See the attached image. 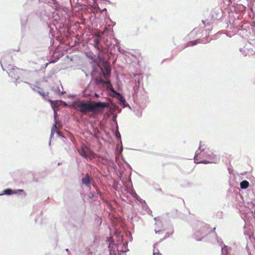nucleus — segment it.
<instances>
[{
  "instance_id": "f257e3e1",
  "label": "nucleus",
  "mask_w": 255,
  "mask_h": 255,
  "mask_svg": "<svg viewBox=\"0 0 255 255\" xmlns=\"http://www.w3.org/2000/svg\"><path fill=\"white\" fill-rule=\"evenodd\" d=\"M75 109L80 113L87 115L89 112L96 113L102 111L109 107V104L105 102H92L90 101H79L73 103Z\"/></svg>"
},
{
  "instance_id": "f03ea898",
  "label": "nucleus",
  "mask_w": 255,
  "mask_h": 255,
  "mask_svg": "<svg viewBox=\"0 0 255 255\" xmlns=\"http://www.w3.org/2000/svg\"><path fill=\"white\" fill-rule=\"evenodd\" d=\"M6 68L7 69V71H8V75L11 78L16 80L19 79L20 75H21L22 70L17 67H12L10 65H9L8 67H6Z\"/></svg>"
},
{
  "instance_id": "7ed1b4c3",
  "label": "nucleus",
  "mask_w": 255,
  "mask_h": 255,
  "mask_svg": "<svg viewBox=\"0 0 255 255\" xmlns=\"http://www.w3.org/2000/svg\"><path fill=\"white\" fill-rule=\"evenodd\" d=\"M91 181V178L90 177L88 174H86V176L82 179V181L83 183L88 187H90Z\"/></svg>"
},
{
  "instance_id": "20e7f679",
  "label": "nucleus",
  "mask_w": 255,
  "mask_h": 255,
  "mask_svg": "<svg viewBox=\"0 0 255 255\" xmlns=\"http://www.w3.org/2000/svg\"><path fill=\"white\" fill-rule=\"evenodd\" d=\"M103 84L107 85L108 88L110 89L111 90V91L115 92L114 89L112 88V85L111 83V81L109 80H106L105 81H104Z\"/></svg>"
},
{
  "instance_id": "39448f33",
  "label": "nucleus",
  "mask_w": 255,
  "mask_h": 255,
  "mask_svg": "<svg viewBox=\"0 0 255 255\" xmlns=\"http://www.w3.org/2000/svg\"><path fill=\"white\" fill-rule=\"evenodd\" d=\"M156 233L163 234V239L168 238L169 236L165 230L156 231Z\"/></svg>"
},
{
  "instance_id": "423d86ee",
  "label": "nucleus",
  "mask_w": 255,
  "mask_h": 255,
  "mask_svg": "<svg viewBox=\"0 0 255 255\" xmlns=\"http://www.w3.org/2000/svg\"><path fill=\"white\" fill-rule=\"evenodd\" d=\"M249 186V183L246 180L243 181L240 183V186L242 189H246Z\"/></svg>"
},
{
  "instance_id": "0eeeda50",
  "label": "nucleus",
  "mask_w": 255,
  "mask_h": 255,
  "mask_svg": "<svg viewBox=\"0 0 255 255\" xmlns=\"http://www.w3.org/2000/svg\"><path fill=\"white\" fill-rule=\"evenodd\" d=\"M3 192L4 194H7V195H11V194H15L16 193V192H14V191H13L12 190H11L10 189H5L4 191H3Z\"/></svg>"
},
{
  "instance_id": "6e6552de",
  "label": "nucleus",
  "mask_w": 255,
  "mask_h": 255,
  "mask_svg": "<svg viewBox=\"0 0 255 255\" xmlns=\"http://www.w3.org/2000/svg\"><path fill=\"white\" fill-rule=\"evenodd\" d=\"M80 154H81V156L85 158H87L88 157V154L83 149L80 152Z\"/></svg>"
},
{
  "instance_id": "1a4fd4ad",
  "label": "nucleus",
  "mask_w": 255,
  "mask_h": 255,
  "mask_svg": "<svg viewBox=\"0 0 255 255\" xmlns=\"http://www.w3.org/2000/svg\"><path fill=\"white\" fill-rule=\"evenodd\" d=\"M94 42V45L96 47H97L100 44V41L98 38L95 39L93 40Z\"/></svg>"
},
{
  "instance_id": "9d476101",
  "label": "nucleus",
  "mask_w": 255,
  "mask_h": 255,
  "mask_svg": "<svg viewBox=\"0 0 255 255\" xmlns=\"http://www.w3.org/2000/svg\"><path fill=\"white\" fill-rule=\"evenodd\" d=\"M38 93L42 97V98L46 100V97L47 96L48 94H45L44 92L38 91Z\"/></svg>"
},
{
  "instance_id": "9b49d317",
  "label": "nucleus",
  "mask_w": 255,
  "mask_h": 255,
  "mask_svg": "<svg viewBox=\"0 0 255 255\" xmlns=\"http://www.w3.org/2000/svg\"><path fill=\"white\" fill-rule=\"evenodd\" d=\"M103 76H104V77L106 78V79H107L108 77L110 75V73L108 72V71L107 72V73H103Z\"/></svg>"
},
{
  "instance_id": "f8f14e48",
  "label": "nucleus",
  "mask_w": 255,
  "mask_h": 255,
  "mask_svg": "<svg viewBox=\"0 0 255 255\" xmlns=\"http://www.w3.org/2000/svg\"><path fill=\"white\" fill-rule=\"evenodd\" d=\"M48 101L50 102L51 104V106L53 107V106H55V104L56 103V102L52 101L51 100H48Z\"/></svg>"
},
{
  "instance_id": "ddd939ff",
  "label": "nucleus",
  "mask_w": 255,
  "mask_h": 255,
  "mask_svg": "<svg viewBox=\"0 0 255 255\" xmlns=\"http://www.w3.org/2000/svg\"><path fill=\"white\" fill-rule=\"evenodd\" d=\"M224 2L228 5L231 4L232 2L230 0H223Z\"/></svg>"
},
{
  "instance_id": "4468645a",
  "label": "nucleus",
  "mask_w": 255,
  "mask_h": 255,
  "mask_svg": "<svg viewBox=\"0 0 255 255\" xmlns=\"http://www.w3.org/2000/svg\"><path fill=\"white\" fill-rule=\"evenodd\" d=\"M153 255H161L158 250L157 251H155L154 250L153 252Z\"/></svg>"
},
{
  "instance_id": "2eb2a0df",
  "label": "nucleus",
  "mask_w": 255,
  "mask_h": 255,
  "mask_svg": "<svg viewBox=\"0 0 255 255\" xmlns=\"http://www.w3.org/2000/svg\"><path fill=\"white\" fill-rule=\"evenodd\" d=\"M197 163H205V164H207L209 163V162L207 160H202V161H199V162H197Z\"/></svg>"
},
{
  "instance_id": "dca6fc26",
  "label": "nucleus",
  "mask_w": 255,
  "mask_h": 255,
  "mask_svg": "<svg viewBox=\"0 0 255 255\" xmlns=\"http://www.w3.org/2000/svg\"><path fill=\"white\" fill-rule=\"evenodd\" d=\"M104 80L102 79H99V80L98 81H97V83L98 84V83H102L103 84L104 83Z\"/></svg>"
},
{
  "instance_id": "f3484780",
  "label": "nucleus",
  "mask_w": 255,
  "mask_h": 255,
  "mask_svg": "<svg viewBox=\"0 0 255 255\" xmlns=\"http://www.w3.org/2000/svg\"><path fill=\"white\" fill-rule=\"evenodd\" d=\"M191 42H192V45H195V44H196V43H196V41H192Z\"/></svg>"
},
{
  "instance_id": "a211bd4d",
  "label": "nucleus",
  "mask_w": 255,
  "mask_h": 255,
  "mask_svg": "<svg viewBox=\"0 0 255 255\" xmlns=\"http://www.w3.org/2000/svg\"><path fill=\"white\" fill-rule=\"evenodd\" d=\"M18 192H24V190L22 189H19L18 190Z\"/></svg>"
},
{
  "instance_id": "6ab92c4d",
  "label": "nucleus",
  "mask_w": 255,
  "mask_h": 255,
  "mask_svg": "<svg viewBox=\"0 0 255 255\" xmlns=\"http://www.w3.org/2000/svg\"><path fill=\"white\" fill-rule=\"evenodd\" d=\"M121 101L122 102H125V100L123 99V98H122V99H121Z\"/></svg>"
},
{
  "instance_id": "aec40b11",
  "label": "nucleus",
  "mask_w": 255,
  "mask_h": 255,
  "mask_svg": "<svg viewBox=\"0 0 255 255\" xmlns=\"http://www.w3.org/2000/svg\"><path fill=\"white\" fill-rule=\"evenodd\" d=\"M54 127L56 128V124H55V125H54Z\"/></svg>"
},
{
  "instance_id": "412c9836",
  "label": "nucleus",
  "mask_w": 255,
  "mask_h": 255,
  "mask_svg": "<svg viewBox=\"0 0 255 255\" xmlns=\"http://www.w3.org/2000/svg\"><path fill=\"white\" fill-rule=\"evenodd\" d=\"M89 117H90V118H93L94 117H93V116H91V115H90V116H89Z\"/></svg>"
},
{
  "instance_id": "4be33fe9",
  "label": "nucleus",
  "mask_w": 255,
  "mask_h": 255,
  "mask_svg": "<svg viewBox=\"0 0 255 255\" xmlns=\"http://www.w3.org/2000/svg\"><path fill=\"white\" fill-rule=\"evenodd\" d=\"M196 158H197V157L195 156V161H196V160H197Z\"/></svg>"
}]
</instances>
